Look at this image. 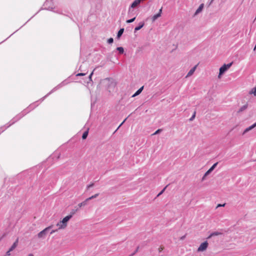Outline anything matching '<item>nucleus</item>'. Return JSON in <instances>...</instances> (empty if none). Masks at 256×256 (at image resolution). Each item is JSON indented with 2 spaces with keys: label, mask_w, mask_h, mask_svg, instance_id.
I'll list each match as a JSON object with an SVG mask.
<instances>
[{
  "label": "nucleus",
  "mask_w": 256,
  "mask_h": 256,
  "mask_svg": "<svg viewBox=\"0 0 256 256\" xmlns=\"http://www.w3.org/2000/svg\"><path fill=\"white\" fill-rule=\"evenodd\" d=\"M72 218V215H68L64 217L62 220L60 221L56 224L58 229H64L67 226V223L69 220Z\"/></svg>",
  "instance_id": "nucleus-1"
},
{
  "label": "nucleus",
  "mask_w": 256,
  "mask_h": 256,
  "mask_svg": "<svg viewBox=\"0 0 256 256\" xmlns=\"http://www.w3.org/2000/svg\"><path fill=\"white\" fill-rule=\"evenodd\" d=\"M232 62L228 64H224L220 68L218 78H220L221 76L232 65Z\"/></svg>",
  "instance_id": "nucleus-2"
},
{
  "label": "nucleus",
  "mask_w": 256,
  "mask_h": 256,
  "mask_svg": "<svg viewBox=\"0 0 256 256\" xmlns=\"http://www.w3.org/2000/svg\"><path fill=\"white\" fill-rule=\"evenodd\" d=\"M65 84H66V83L65 81H63L62 82H61L60 84L54 87L49 93H48L44 97H43L42 98V100H43L48 95H50V94H51L52 92H54L56 91L58 89L62 88V86H63Z\"/></svg>",
  "instance_id": "nucleus-3"
},
{
  "label": "nucleus",
  "mask_w": 256,
  "mask_h": 256,
  "mask_svg": "<svg viewBox=\"0 0 256 256\" xmlns=\"http://www.w3.org/2000/svg\"><path fill=\"white\" fill-rule=\"evenodd\" d=\"M52 227V226H49L44 230H43L42 231L40 232L38 234V238H44L45 237V236L48 232V231Z\"/></svg>",
  "instance_id": "nucleus-4"
},
{
  "label": "nucleus",
  "mask_w": 256,
  "mask_h": 256,
  "mask_svg": "<svg viewBox=\"0 0 256 256\" xmlns=\"http://www.w3.org/2000/svg\"><path fill=\"white\" fill-rule=\"evenodd\" d=\"M208 244L207 241H206L200 244L198 249V252H203L207 248Z\"/></svg>",
  "instance_id": "nucleus-5"
},
{
  "label": "nucleus",
  "mask_w": 256,
  "mask_h": 256,
  "mask_svg": "<svg viewBox=\"0 0 256 256\" xmlns=\"http://www.w3.org/2000/svg\"><path fill=\"white\" fill-rule=\"evenodd\" d=\"M140 2V0H135L130 6L128 9V14L130 13L131 10V8H134L137 6Z\"/></svg>",
  "instance_id": "nucleus-6"
},
{
  "label": "nucleus",
  "mask_w": 256,
  "mask_h": 256,
  "mask_svg": "<svg viewBox=\"0 0 256 256\" xmlns=\"http://www.w3.org/2000/svg\"><path fill=\"white\" fill-rule=\"evenodd\" d=\"M218 162H216L208 170H207L205 173V176H208L212 172L215 168L218 165Z\"/></svg>",
  "instance_id": "nucleus-7"
},
{
  "label": "nucleus",
  "mask_w": 256,
  "mask_h": 256,
  "mask_svg": "<svg viewBox=\"0 0 256 256\" xmlns=\"http://www.w3.org/2000/svg\"><path fill=\"white\" fill-rule=\"evenodd\" d=\"M162 12V8L159 10V12L158 14H154L152 18V21L154 22L157 18L161 16V14Z\"/></svg>",
  "instance_id": "nucleus-8"
},
{
  "label": "nucleus",
  "mask_w": 256,
  "mask_h": 256,
  "mask_svg": "<svg viewBox=\"0 0 256 256\" xmlns=\"http://www.w3.org/2000/svg\"><path fill=\"white\" fill-rule=\"evenodd\" d=\"M256 126V122L255 123H254L253 124H252V126H250L246 128L245 130L244 131L242 134H246L250 130L252 129H253Z\"/></svg>",
  "instance_id": "nucleus-9"
},
{
  "label": "nucleus",
  "mask_w": 256,
  "mask_h": 256,
  "mask_svg": "<svg viewBox=\"0 0 256 256\" xmlns=\"http://www.w3.org/2000/svg\"><path fill=\"white\" fill-rule=\"evenodd\" d=\"M197 66L198 65H196L194 66L189 72H188V73L186 76V78H188L191 76H192L193 74L194 73V72H195L196 68V67H197Z\"/></svg>",
  "instance_id": "nucleus-10"
},
{
  "label": "nucleus",
  "mask_w": 256,
  "mask_h": 256,
  "mask_svg": "<svg viewBox=\"0 0 256 256\" xmlns=\"http://www.w3.org/2000/svg\"><path fill=\"white\" fill-rule=\"evenodd\" d=\"M144 25V22H142L138 24V26L134 28V32L140 30Z\"/></svg>",
  "instance_id": "nucleus-11"
},
{
  "label": "nucleus",
  "mask_w": 256,
  "mask_h": 256,
  "mask_svg": "<svg viewBox=\"0 0 256 256\" xmlns=\"http://www.w3.org/2000/svg\"><path fill=\"white\" fill-rule=\"evenodd\" d=\"M18 242V238L15 242L12 244L11 247L10 248V251H12L17 246Z\"/></svg>",
  "instance_id": "nucleus-12"
},
{
  "label": "nucleus",
  "mask_w": 256,
  "mask_h": 256,
  "mask_svg": "<svg viewBox=\"0 0 256 256\" xmlns=\"http://www.w3.org/2000/svg\"><path fill=\"white\" fill-rule=\"evenodd\" d=\"M203 8H204V4H201L199 7L196 10L195 13H194V16H196L198 14H199L200 12H202V10L203 9Z\"/></svg>",
  "instance_id": "nucleus-13"
},
{
  "label": "nucleus",
  "mask_w": 256,
  "mask_h": 256,
  "mask_svg": "<svg viewBox=\"0 0 256 256\" xmlns=\"http://www.w3.org/2000/svg\"><path fill=\"white\" fill-rule=\"evenodd\" d=\"M222 234L220 232H213L212 233H211L210 236L208 237V239H209L210 238H211L212 236H219L220 234Z\"/></svg>",
  "instance_id": "nucleus-14"
},
{
  "label": "nucleus",
  "mask_w": 256,
  "mask_h": 256,
  "mask_svg": "<svg viewBox=\"0 0 256 256\" xmlns=\"http://www.w3.org/2000/svg\"><path fill=\"white\" fill-rule=\"evenodd\" d=\"M24 115H18V116H17L16 118H14L13 120H12V123L9 125L7 127L8 128V126H10L11 124H14L16 121H17L18 120H19L20 118Z\"/></svg>",
  "instance_id": "nucleus-15"
},
{
  "label": "nucleus",
  "mask_w": 256,
  "mask_h": 256,
  "mask_svg": "<svg viewBox=\"0 0 256 256\" xmlns=\"http://www.w3.org/2000/svg\"><path fill=\"white\" fill-rule=\"evenodd\" d=\"M144 88V86H142V87H141L132 96V97H134L136 96H138V94H140L141 92H142V90Z\"/></svg>",
  "instance_id": "nucleus-16"
},
{
  "label": "nucleus",
  "mask_w": 256,
  "mask_h": 256,
  "mask_svg": "<svg viewBox=\"0 0 256 256\" xmlns=\"http://www.w3.org/2000/svg\"><path fill=\"white\" fill-rule=\"evenodd\" d=\"M124 28H122L118 30V34H117V38H120V37L122 36V35L124 33Z\"/></svg>",
  "instance_id": "nucleus-17"
},
{
  "label": "nucleus",
  "mask_w": 256,
  "mask_h": 256,
  "mask_svg": "<svg viewBox=\"0 0 256 256\" xmlns=\"http://www.w3.org/2000/svg\"><path fill=\"white\" fill-rule=\"evenodd\" d=\"M88 200H86V199L84 200V202H82L81 203H80L78 204V206L79 208H80L82 206H85L87 204V202H88Z\"/></svg>",
  "instance_id": "nucleus-18"
},
{
  "label": "nucleus",
  "mask_w": 256,
  "mask_h": 256,
  "mask_svg": "<svg viewBox=\"0 0 256 256\" xmlns=\"http://www.w3.org/2000/svg\"><path fill=\"white\" fill-rule=\"evenodd\" d=\"M248 108V104L242 106L238 110V112H242L246 109Z\"/></svg>",
  "instance_id": "nucleus-19"
},
{
  "label": "nucleus",
  "mask_w": 256,
  "mask_h": 256,
  "mask_svg": "<svg viewBox=\"0 0 256 256\" xmlns=\"http://www.w3.org/2000/svg\"><path fill=\"white\" fill-rule=\"evenodd\" d=\"M116 50L118 51L120 54H122L124 52V49L122 47H118Z\"/></svg>",
  "instance_id": "nucleus-20"
},
{
  "label": "nucleus",
  "mask_w": 256,
  "mask_h": 256,
  "mask_svg": "<svg viewBox=\"0 0 256 256\" xmlns=\"http://www.w3.org/2000/svg\"><path fill=\"white\" fill-rule=\"evenodd\" d=\"M99 195V194H96L92 196L86 198V200H90L93 198H96Z\"/></svg>",
  "instance_id": "nucleus-21"
},
{
  "label": "nucleus",
  "mask_w": 256,
  "mask_h": 256,
  "mask_svg": "<svg viewBox=\"0 0 256 256\" xmlns=\"http://www.w3.org/2000/svg\"><path fill=\"white\" fill-rule=\"evenodd\" d=\"M88 130L84 132V134H82V138L84 140L86 139L88 136Z\"/></svg>",
  "instance_id": "nucleus-22"
},
{
  "label": "nucleus",
  "mask_w": 256,
  "mask_h": 256,
  "mask_svg": "<svg viewBox=\"0 0 256 256\" xmlns=\"http://www.w3.org/2000/svg\"><path fill=\"white\" fill-rule=\"evenodd\" d=\"M250 94H254V96H256V87L252 88L251 91H250Z\"/></svg>",
  "instance_id": "nucleus-23"
},
{
  "label": "nucleus",
  "mask_w": 256,
  "mask_h": 256,
  "mask_svg": "<svg viewBox=\"0 0 256 256\" xmlns=\"http://www.w3.org/2000/svg\"><path fill=\"white\" fill-rule=\"evenodd\" d=\"M78 210V208L72 210L70 215H72V216Z\"/></svg>",
  "instance_id": "nucleus-24"
},
{
  "label": "nucleus",
  "mask_w": 256,
  "mask_h": 256,
  "mask_svg": "<svg viewBox=\"0 0 256 256\" xmlns=\"http://www.w3.org/2000/svg\"><path fill=\"white\" fill-rule=\"evenodd\" d=\"M136 19V17L133 18H132L128 20H126L127 23H131L132 22Z\"/></svg>",
  "instance_id": "nucleus-25"
},
{
  "label": "nucleus",
  "mask_w": 256,
  "mask_h": 256,
  "mask_svg": "<svg viewBox=\"0 0 256 256\" xmlns=\"http://www.w3.org/2000/svg\"><path fill=\"white\" fill-rule=\"evenodd\" d=\"M196 117V112H194V114H192V116H191V118H190V121H192L194 120V118H195Z\"/></svg>",
  "instance_id": "nucleus-26"
},
{
  "label": "nucleus",
  "mask_w": 256,
  "mask_h": 256,
  "mask_svg": "<svg viewBox=\"0 0 256 256\" xmlns=\"http://www.w3.org/2000/svg\"><path fill=\"white\" fill-rule=\"evenodd\" d=\"M114 42V39L112 38H110L108 39V42L110 44H112Z\"/></svg>",
  "instance_id": "nucleus-27"
},
{
  "label": "nucleus",
  "mask_w": 256,
  "mask_h": 256,
  "mask_svg": "<svg viewBox=\"0 0 256 256\" xmlns=\"http://www.w3.org/2000/svg\"><path fill=\"white\" fill-rule=\"evenodd\" d=\"M168 186H165L163 190L158 194V196H160L161 194H162L164 192L165 190L166 189V188H167Z\"/></svg>",
  "instance_id": "nucleus-28"
},
{
  "label": "nucleus",
  "mask_w": 256,
  "mask_h": 256,
  "mask_svg": "<svg viewBox=\"0 0 256 256\" xmlns=\"http://www.w3.org/2000/svg\"><path fill=\"white\" fill-rule=\"evenodd\" d=\"M162 130L161 129H158L153 134L154 135L157 134H159Z\"/></svg>",
  "instance_id": "nucleus-29"
},
{
  "label": "nucleus",
  "mask_w": 256,
  "mask_h": 256,
  "mask_svg": "<svg viewBox=\"0 0 256 256\" xmlns=\"http://www.w3.org/2000/svg\"><path fill=\"white\" fill-rule=\"evenodd\" d=\"M94 186V183H92V184H90L88 185L87 186V190H88V188L92 187L93 186Z\"/></svg>",
  "instance_id": "nucleus-30"
},
{
  "label": "nucleus",
  "mask_w": 256,
  "mask_h": 256,
  "mask_svg": "<svg viewBox=\"0 0 256 256\" xmlns=\"http://www.w3.org/2000/svg\"><path fill=\"white\" fill-rule=\"evenodd\" d=\"M58 228L56 229V230H52L50 232V234H54V232H57L58 230Z\"/></svg>",
  "instance_id": "nucleus-31"
},
{
  "label": "nucleus",
  "mask_w": 256,
  "mask_h": 256,
  "mask_svg": "<svg viewBox=\"0 0 256 256\" xmlns=\"http://www.w3.org/2000/svg\"><path fill=\"white\" fill-rule=\"evenodd\" d=\"M92 74H93V72H92L90 74V76H88V79H89L90 81H92Z\"/></svg>",
  "instance_id": "nucleus-32"
},
{
  "label": "nucleus",
  "mask_w": 256,
  "mask_h": 256,
  "mask_svg": "<svg viewBox=\"0 0 256 256\" xmlns=\"http://www.w3.org/2000/svg\"><path fill=\"white\" fill-rule=\"evenodd\" d=\"M86 74L85 73H78L76 74V76H83Z\"/></svg>",
  "instance_id": "nucleus-33"
},
{
  "label": "nucleus",
  "mask_w": 256,
  "mask_h": 256,
  "mask_svg": "<svg viewBox=\"0 0 256 256\" xmlns=\"http://www.w3.org/2000/svg\"><path fill=\"white\" fill-rule=\"evenodd\" d=\"M10 252H11V251H10V250H8L6 252V256H10Z\"/></svg>",
  "instance_id": "nucleus-34"
},
{
  "label": "nucleus",
  "mask_w": 256,
  "mask_h": 256,
  "mask_svg": "<svg viewBox=\"0 0 256 256\" xmlns=\"http://www.w3.org/2000/svg\"><path fill=\"white\" fill-rule=\"evenodd\" d=\"M226 204H218V206H217V208L218 207H220V206H225Z\"/></svg>",
  "instance_id": "nucleus-35"
},
{
  "label": "nucleus",
  "mask_w": 256,
  "mask_h": 256,
  "mask_svg": "<svg viewBox=\"0 0 256 256\" xmlns=\"http://www.w3.org/2000/svg\"><path fill=\"white\" fill-rule=\"evenodd\" d=\"M205 176V174L204 175L203 177L202 178V180H204L206 178V176Z\"/></svg>",
  "instance_id": "nucleus-36"
},
{
  "label": "nucleus",
  "mask_w": 256,
  "mask_h": 256,
  "mask_svg": "<svg viewBox=\"0 0 256 256\" xmlns=\"http://www.w3.org/2000/svg\"><path fill=\"white\" fill-rule=\"evenodd\" d=\"M126 118L122 122V124L120 125V126H118V128H120L124 122L126 121Z\"/></svg>",
  "instance_id": "nucleus-37"
},
{
  "label": "nucleus",
  "mask_w": 256,
  "mask_h": 256,
  "mask_svg": "<svg viewBox=\"0 0 256 256\" xmlns=\"http://www.w3.org/2000/svg\"><path fill=\"white\" fill-rule=\"evenodd\" d=\"M28 256H34L32 254H29Z\"/></svg>",
  "instance_id": "nucleus-38"
},
{
  "label": "nucleus",
  "mask_w": 256,
  "mask_h": 256,
  "mask_svg": "<svg viewBox=\"0 0 256 256\" xmlns=\"http://www.w3.org/2000/svg\"><path fill=\"white\" fill-rule=\"evenodd\" d=\"M256 50V46H254V50Z\"/></svg>",
  "instance_id": "nucleus-39"
},
{
  "label": "nucleus",
  "mask_w": 256,
  "mask_h": 256,
  "mask_svg": "<svg viewBox=\"0 0 256 256\" xmlns=\"http://www.w3.org/2000/svg\"><path fill=\"white\" fill-rule=\"evenodd\" d=\"M2 239V237L0 238V240Z\"/></svg>",
  "instance_id": "nucleus-40"
}]
</instances>
